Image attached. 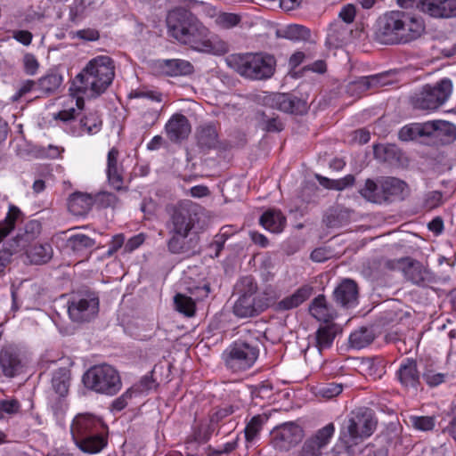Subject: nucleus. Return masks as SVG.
<instances>
[{"instance_id": "obj_1", "label": "nucleus", "mask_w": 456, "mask_h": 456, "mask_svg": "<svg viewBox=\"0 0 456 456\" xmlns=\"http://www.w3.org/2000/svg\"><path fill=\"white\" fill-rule=\"evenodd\" d=\"M166 22L168 36L194 51L215 55L229 51L228 44L217 36H210L209 29L187 8H173Z\"/></svg>"}, {"instance_id": "obj_2", "label": "nucleus", "mask_w": 456, "mask_h": 456, "mask_svg": "<svg viewBox=\"0 0 456 456\" xmlns=\"http://www.w3.org/2000/svg\"><path fill=\"white\" fill-rule=\"evenodd\" d=\"M424 30L421 18L403 11H390L377 20L374 37L383 45L406 44L419 37Z\"/></svg>"}, {"instance_id": "obj_3", "label": "nucleus", "mask_w": 456, "mask_h": 456, "mask_svg": "<svg viewBox=\"0 0 456 456\" xmlns=\"http://www.w3.org/2000/svg\"><path fill=\"white\" fill-rule=\"evenodd\" d=\"M112 59L106 55L92 59L72 81L69 88L77 94L95 98L104 93L115 77Z\"/></svg>"}, {"instance_id": "obj_4", "label": "nucleus", "mask_w": 456, "mask_h": 456, "mask_svg": "<svg viewBox=\"0 0 456 456\" xmlns=\"http://www.w3.org/2000/svg\"><path fill=\"white\" fill-rule=\"evenodd\" d=\"M227 65L250 80H266L275 72L276 60L268 53H234L226 58Z\"/></svg>"}, {"instance_id": "obj_5", "label": "nucleus", "mask_w": 456, "mask_h": 456, "mask_svg": "<svg viewBox=\"0 0 456 456\" xmlns=\"http://www.w3.org/2000/svg\"><path fill=\"white\" fill-rule=\"evenodd\" d=\"M377 419L374 411L366 407L350 412L344 421L339 433V440L349 449L370 437L376 429Z\"/></svg>"}, {"instance_id": "obj_6", "label": "nucleus", "mask_w": 456, "mask_h": 456, "mask_svg": "<svg viewBox=\"0 0 456 456\" xmlns=\"http://www.w3.org/2000/svg\"><path fill=\"white\" fill-rule=\"evenodd\" d=\"M239 297L232 306V313L239 318L255 317L270 305L269 299L258 291L253 277H242L236 285Z\"/></svg>"}, {"instance_id": "obj_7", "label": "nucleus", "mask_w": 456, "mask_h": 456, "mask_svg": "<svg viewBox=\"0 0 456 456\" xmlns=\"http://www.w3.org/2000/svg\"><path fill=\"white\" fill-rule=\"evenodd\" d=\"M83 383L88 389L108 395L117 394L122 386L118 370L106 363L89 368L83 375Z\"/></svg>"}, {"instance_id": "obj_8", "label": "nucleus", "mask_w": 456, "mask_h": 456, "mask_svg": "<svg viewBox=\"0 0 456 456\" xmlns=\"http://www.w3.org/2000/svg\"><path fill=\"white\" fill-rule=\"evenodd\" d=\"M259 342L256 338L238 339L223 353V359L228 369L242 371L249 369L259 354Z\"/></svg>"}, {"instance_id": "obj_9", "label": "nucleus", "mask_w": 456, "mask_h": 456, "mask_svg": "<svg viewBox=\"0 0 456 456\" xmlns=\"http://www.w3.org/2000/svg\"><path fill=\"white\" fill-rule=\"evenodd\" d=\"M167 212V232H190L194 231L196 224L200 221V207L191 200H183L168 206Z\"/></svg>"}, {"instance_id": "obj_10", "label": "nucleus", "mask_w": 456, "mask_h": 456, "mask_svg": "<svg viewBox=\"0 0 456 456\" xmlns=\"http://www.w3.org/2000/svg\"><path fill=\"white\" fill-rule=\"evenodd\" d=\"M452 92V83L449 78H443L436 85H426L412 100L415 109L433 110L442 106Z\"/></svg>"}, {"instance_id": "obj_11", "label": "nucleus", "mask_w": 456, "mask_h": 456, "mask_svg": "<svg viewBox=\"0 0 456 456\" xmlns=\"http://www.w3.org/2000/svg\"><path fill=\"white\" fill-rule=\"evenodd\" d=\"M271 445L279 452H289L304 438V429L296 422H284L276 426L270 433Z\"/></svg>"}, {"instance_id": "obj_12", "label": "nucleus", "mask_w": 456, "mask_h": 456, "mask_svg": "<svg viewBox=\"0 0 456 456\" xmlns=\"http://www.w3.org/2000/svg\"><path fill=\"white\" fill-rule=\"evenodd\" d=\"M98 312L99 298L94 294L74 296L68 302L69 316L75 322H88L97 316Z\"/></svg>"}, {"instance_id": "obj_13", "label": "nucleus", "mask_w": 456, "mask_h": 456, "mask_svg": "<svg viewBox=\"0 0 456 456\" xmlns=\"http://www.w3.org/2000/svg\"><path fill=\"white\" fill-rule=\"evenodd\" d=\"M167 232L169 239L167 241V247L171 254L191 256L200 253V236L197 232L184 231Z\"/></svg>"}, {"instance_id": "obj_14", "label": "nucleus", "mask_w": 456, "mask_h": 456, "mask_svg": "<svg viewBox=\"0 0 456 456\" xmlns=\"http://www.w3.org/2000/svg\"><path fill=\"white\" fill-rule=\"evenodd\" d=\"M335 432L333 423H329L318 429L304 442L297 456H321L322 450L330 444Z\"/></svg>"}, {"instance_id": "obj_15", "label": "nucleus", "mask_w": 456, "mask_h": 456, "mask_svg": "<svg viewBox=\"0 0 456 456\" xmlns=\"http://www.w3.org/2000/svg\"><path fill=\"white\" fill-rule=\"evenodd\" d=\"M398 265L405 279L417 286L426 287L435 281L432 273L417 260L401 258Z\"/></svg>"}, {"instance_id": "obj_16", "label": "nucleus", "mask_w": 456, "mask_h": 456, "mask_svg": "<svg viewBox=\"0 0 456 456\" xmlns=\"http://www.w3.org/2000/svg\"><path fill=\"white\" fill-rule=\"evenodd\" d=\"M265 101L266 103L273 109L295 115L305 114L308 109L305 101L295 96L292 94H273L269 95Z\"/></svg>"}, {"instance_id": "obj_17", "label": "nucleus", "mask_w": 456, "mask_h": 456, "mask_svg": "<svg viewBox=\"0 0 456 456\" xmlns=\"http://www.w3.org/2000/svg\"><path fill=\"white\" fill-rule=\"evenodd\" d=\"M76 446L84 453L96 454L101 452L108 444L107 427L102 423V429H95L74 441Z\"/></svg>"}, {"instance_id": "obj_18", "label": "nucleus", "mask_w": 456, "mask_h": 456, "mask_svg": "<svg viewBox=\"0 0 456 456\" xmlns=\"http://www.w3.org/2000/svg\"><path fill=\"white\" fill-rule=\"evenodd\" d=\"M102 420L90 413H78L71 421L70 434L73 442L95 429H102Z\"/></svg>"}, {"instance_id": "obj_19", "label": "nucleus", "mask_w": 456, "mask_h": 456, "mask_svg": "<svg viewBox=\"0 0 456 456\" xmlns=\"http://www.w3.org/2000/svg\"><path fill=\"white\" fill-rule=\"evenodd\" d=\"M420 12L436 19L456 17V0H421Z\"/></svg>"}, {"instance_id": "obj_20", "label": "nucleus", "mask_w": 456, "mask_h": 456, "mask_svg": "<svg viewBox=\"0 0 456 456\" xmlns=\"http://www.w3.org/2000/svg\"><path fill=\"white\" fill-rule=\"evenodd\" d=\"M358 286L350 279L343 280L333 291V300L341 307L352 308L358 303Z\"/></svg>"}, {"instance_id": "obj_21", "label": "nucleus", "mask_w": 456, "mask_h": 456, "mask_svg": "<svg viewBox=\"0 0 456 456\" xmlns=\"http://www.w3.org/2000/svg\"><path fill=\"white\" fill-rule=\"evenodd\" d=\"M165 130L170 141L177 142L188 137L191 125L184 115L176 113L167 121Z\"/></svg>"}, {"instance_id": "obj_22", "label": "nucleus", "mask_w": 456, "mask_h": 456, "mask_svg": "<svg viewBox=\"0 0 456 456\" xmlns=\"http://www.w3.org/2000/svg\"><path fill=\"white\" fill-rule=\"evenodd\" d=\"M428 137L439 140L442 143H450L456 139V126L445 120L428 121Z\"/></svg>"}, {"instance_id": "obj_23", "label": "nucleus", "mask_w": 456, "mask_h": 456, "mask_svg": "<svg viewBox=\"0 0 456 456\" xmlns=\"http://www.w3.org/2000/svg\"><path fill=\"white\" fill-rule=\"evenodd\" d=\"M0 368L7 378H13L22 371L23 363L13 348L6 347L0 351Z\"/></svg>"}, {"instance_id": "obj_24", "label": "nucleus", "mask_w": 456, "mask_h": 456, "mask_svg": "<svg viewBox=\"0 0 456 456\" xmlns=\"http://www.w3.org/2000/svg\"><path fill=\"white\" fill-rule=\"evenodd\" d=\"M118 151L111 148L107 156V177L109 183L113 189L119 191L123 188V167L118 163Z\"/></svg>"}, {"instance_id": "obj_25", "label": "nucleus", "mask_w": 456, "mask_h": 456, "mask_svg": "<svg viewBox=\"0 0 456 456\" xmlns=\"http://www.w3.org/2000/svg\"><path fill=\"white\" fill-rule=\"evenodd\" d=\"M342 332V328L334 322H327L315 332L314 344L319 354L331 346L336 336Z\"/></svg>"}, {"instance_id": "obj_26", "label": "nucleus", "mask_w": 456, "mask_h": 456, "mask_svg": "<svg viewBox=\"0 0 456 456\" xmlns=\"http://www.w3.org/2000/svg\"><path fill=\"white\" fill-rule=\"evenodd\" d=\"M407 189L405 182L395 177L381 178V193L385 197V203L395 200H403L404 191Z\"/></svg>"}, {"instance_id": "obj_27", "label": "nucleus", "mask_w": 456, "mask_h": 456, "mask_svg": "<svg viewBox=\"0 0 456 456\" xmlns=\"http://www.w3.org/2000/svg\"><path fill=\"white\" fill-rule=\"evenodd\" d=\"M197 145L202 151H208L215 148L218 142L216 127L212 123L200 126L196 131Z\"/></svg>"}, {"instance_id": "obj_28", "label": "nucleus", "mask_w": 456, "mask_h": 456, "mask_svg": "<svg viewBox=\"0 0 456 456\" xmlns=\"http://www.w3.org/2000/svg\"><path fill=\"white\" fill-rule=\"evenodd\" d=\"M400 383L405 387H417L419 383V373L417 370V362L412 359H406L397 370Z\"/></svg>"}, {"instance_id": "obj_29", "label": "nucleus", "mask_w": 456, "mask_h": 456, "mask_svg": "<svg viewBox=\"0 0 456 456\" xmlns=\"http://www.w3.org/2000/svg\"><path fill=\"white\" fill-rule=\"evenodd\" d=\"M309 312L313 317L326 323L336 316V311L327 304L324 295H319L312 301Z\"/></svg>"}, {"instance_id": "obj_30", "label": "nucleus", "mask_w": 456, "mask_h": 456, "mask_svg": "<svg viewBox=\"0 0 456 456\" xmlns=\"http://www.w3.org/2000/svg\"><path fill=\"white\" fill-rule=\"evenodd\" d=\"M93 206V198L84 192L76 191L68 200V208L75 216L86 215Z\"/></svg>"}, {"instance_id": "obj_31", "label": "nucleus", "mask_w": 456, "mask_h": 456, "mask_svg": "<svg viewBox=\"0 0 456 456\" xmlns=\"http://www.w3.org/2000/svg\"><path fill=\"white\" fill-rule=\"evenodd\" d=\"M161 68L170 77L187 76L194 71L190 61L181 59L164 60Z\"/></svg>"}, {"instance_id": "obj_32", "label": "nucleus", "mask_w": 456, "mask_h": 456, "mask_svg": "<svg viewBox=\"0 0 456 456\" xmlns=\"http://www.w3.org/2000/svg\"><path fill=\"white\" fill-rule=\"evenodd\" d=\"M350 211L343 207L337 206L329 208L323 217V223L330 228L340 227L350 222Z\"/></svg>"}, {"instance_id": "obj_33", "label": "nucleus", "mask_w": 456, "mask_h": 456, "mask_svg": "<svg viewBox=\"0 0 456 456\" xmlns=\"http://www.w3.org/2000/svg\"><path fill=\"white\" fill-rule=\"evenodd\" d=\"M359 193L362 198L371 203H385V197L381 193V178L377 182L367 179L364 185L359 189Z\"/></svg>"}, {"instance_id": "obj_34", "label": "nucleus", "mask_w": 456, "mask_h": 456, "mask_svg": "<svg viewBox=\"0 0 456 456\" xmlns=\"http://www.w3.org/2000/svg\"><path fill=\"white\" fill-rule=\"evenodd\" d=\"M312 288L301 287L297 289L292 295L281 299L277 307L279 310L287 311L297 307L304 303L311 295Z\"/></svg>"}, {"instance_id": "obj_35", "label": "nucleus", "mask_w": 456, "mask_h": 456, "mask_svg": "<svg viewBox=\"0 0 456 456\" xmlns=\"http://www.w3.org/2000/svg\"><path fill=\"white\" fill-rule=\"evenodd\" d=\"M373 153L377 159L389 164L398 163L402 157V151L395 144L375 145Z\"/></svg>"}, {"instance_id": "obj_36", "label": "nucleus", "mask_w": 456, "mask_h": 456, "mask_svg": "<svg viewBox=\"0 0 456 456\" xmlns=\"http://www.w3.org/2000/svg\"><path fill=\"white\" fill-rule=\"evenodd\" d=\"M259 222L261 225L272 232H280L283 230L286 218L281 211L268 210L261 216Z\"/></svg>"}, {"instance_id": "obj_37", "label": "nucleus", "mask_w": 456, "mask_h": 456, "mask_svg": "<svg viewBox=\"0 0 456 456\" xmlns=\"http://www.w3.org/2000/svg\"><path fill=\"white\" fill-rule=\"evenodd\" d=\"M70 383V371L66 368H61L54 371L52 378V387L54 392L64 397L68 395Z\"/></svg>"}, {"instance_id": "obj_38", "label": "nucleus", "mask_w": 456, "mask_h": 456, "mask_svg": "<svg viewBox=\"0 0 456 456\" xmlns=\"http://www.w3.org/2000/svg\"><path fill=\"white\" fill-rule=\"evenodd\" d=\"M27 256L32 264L43 265L52 258L53 248L49 243L36 244L27 251Z\"/></svg>"}, {"instance_id": "obj_39", "label": "nucleus", "mask_w": 456, "mask_h": 456, "mask_svg": "<svg viewBox=\"0 0 456 456\" xmlns=\"http://www.w3.org/2000/svg\"><path fill=\"white\" fill-rule=\"evenodd\" d=\"M102 125V120L98 112H89L80 118L77 135H81L83 133H86L88 134H97L101 130Z\"/></svg>"}, {"instance_id": "obj_40", "label": "nucleus", "mask_w": 456, "mask_h": 456, "mask_svg": "<svg viewBox=\"0 0 456 456\" xmlns=\"http://www.w3.org/2000/svg\"><path fill=\"white\" fill-rule=\"evenodd\" d=\"M277 37L292 41H307L311 37L310 29L298 24H291L285 28L277 30Z\"/></svg>"}, {"instance_id": "obj_41", "label": "nucleus", "mask_w": 456, "mask_h": 456, "mask_svg": "<svg viewBox=\"0 0 456 456\" xmlns=\"http://www.w3.org/2000/svg\"><path fill=\"white\" fill-rule=\"evenodd\" d=\"M375 338L372 329L361 327L351 333L349 337L350 346L356 349H362L370 345Z\"/></svg>"}, {"instance_id": "obj_42", "label": "nucleus", "mask_w": 456, "mask_h": 456, "mask_svg": "<svg viewBox=\"0 0 456 456\" xmlns=\"http://www.w3.org/2000/svg\"><path fill=\"white\" fill-rule=\"evenodd\" d=\"M428 122L413 123L402 127L398 136L402 141H411L419 137H428Z\"/></svg>"}, {"instance_id": "obj_43", "label": "nucleus", "mask_w": 456, "mask_h": 456, "mask_svg": "<svg viewBox=\"0 0 456 456\" xmlns=\"http://www.w3.org/2000/svg\"><path fill=\"white\" fill-rule=\"evenodd\" d=\"M41 232V224L37 220L28 221L24 227V233L14 239L13 248L24 247L25 243L34 240Z\"/></svg>"}, {"instance_id": "obj_44", "label": "nucleus", "mask_w": 456, "mask_h": 456, "mask_svg": "<svg viewBox=\"0 0 456 456\" xmlns=\"http://www.w3.org/2000/svg\"><path fill=\"white\" fill-rule=\"evenodd\" d=\"M94 245L95 240L84 233H74L68 238L66 242L67 248L75 253L92 248Z\"/></svg>"}, {"instance_id": "obj_45", "label": "nucleus", "mask_w": 456, "mask_h": 456, "mask_svg": "<svg viewBox=\"0 0 456 456\" xmlns=\"http://www.w3.org/2000/svg\"><path fill=\"white\" fill-rule=\"evenodd\" d=\"M20 214V210L17 207H10L4 220L0 221V242L14 229Z\"/></svg>"}, {"instance_id": "obj_46", "label": "nucleus", "mask_w": 456, "mask_h": 456, "mask_svg": "<svg viewBox=\"0 0 456 456\" xmlns=\"http://www.w3.org/2000/svg\"><path fill=\"white\" fill-rule=\"evenodd\" d=\"M316 178L323 187L337 191H342L348 186H352L355 181L353 175H347L345 177L337 180L330 179L320 175H317Z\"/></svg>"}, {"instance_id": "obj_47", "label": "nucleus", "mask_w": 456, "mask_h": 456, "mask_svg": "<svg viewBox=\"0 0 456 456\" xmlns=\"http://www.w3.org/2000/svg\"><path fill=\"white\" fill-rule=\"evenodd\" d=\"M406 423L416 430L427 432L435 428L436 417L410 415L408 416Z\"/></svg>"}, {"instance_id": "obj_48", "label": "nucleus", "mask_w": 456, "mask_h": 456, "mask_svg": "<svg viewBox=\"0 0 456 456\" xmlns=\"http://www.w3.org/2000/svg\"><path fill=\"white\" fill-rule=\"evenodd\" d=\"M174 304L175 309L187 317H191L195 314L196 305L194 301L183 294H176L174 297Z\"/></svg>"}, {"instance_id": "obj_49", "label": "nucleus", "mask_w": 456, "mask_h": 456, "mask_svg": "<svg viewBox=\"0 0 456 456\" xmlns=\"http://www.w3.org/2000/svg\"><path fill=\"white\" fill-rule=\"evenodd\" d=\"M265 420V417L256 415L248 422L244 429L245 439L248 443H252L257 437Z\"/></svg>"}, {"instance_id": "obj_50", "label": "nucleus", "mask_w": 456, "mask_h": 456, "mask_svg": "<svg viewBox=\"0 0 456 456\" xmlns=\"http://www.w3.org/2000/svg\"><path fill=\"white\" fill-rule=\"evenodd\" d=\"M62 83V77L56 72H50L38 80L42 91L49 94L56 91Z\"/></svg>"}, {"instance_id": "obj_51", "label": "nucleus", "mask_w": 456, "mask_h": 456, "mask_svg": "<svg viewBox=\"0 0 456 456\" xmlns=\"http://www.w3.org/2000/svg\"><path fill=\"white\" fill-rule=\"evenodd\" d=\"M20 403L17 399L0 400V419L4 418V415L12 416L20 411Z\"/></svg>"}, {"instance_id": "obj_52", "label": "nucleus", "mask_w": 456, "mask_h": 456, "mask_svg": "<svg viewBox=\"0 0 456 456\" xmlns=\"http://www.w3.org/2000/svg\"><path fill=\"white\" fill-rule=\"evenodd\" d=\"M342 384L329 383L319 387L317 394L321 397L329 400L338 396L342 392Z\"/></svg>"}, {"instance_id": "obj_53", "label": "nucleus", "mask_w": 456, "mask_h": 456, "mask_svg": "<svg viewBox=\"0 0 456 456\" xmlns=\"http://www.w3.org/2000/svg\"><path fill=\"white\" fill-rule=\"evenodd\" d=\"M240 21L239 15L230 12H223L216 19V23L223 28H231L235 27Z\"/></svg>"}, {"instance_id": "obj_54", "label": "nucleus", "mask_w": 456, "mask_h": 456, "mask_svg": "<svg viewBox=\"0 0 456 456\" xmlns=\"http://www.w3.org/2000/svg\"><path fill=\"white\" fill-rule=\"evenodd\" d=\"M443 203V192L440 191H432L425 194L424 207L427 209H433Z\"/></svg>"}, {"instance_id": "obj_55", "label": "nucleus", "mask_w": 456, "mask_h": 456, "mask_svg": "<svg viewBox=\"0 0 456 456\" xmlns=\"http://www.w3.org/2000/svg\"><path fill=\"white\" fill-rule=\"evenodd\" d=\"M347 93L352 96H358L369 90L366 85V77H361L347 85Z\"/></svg>"}, {"instance_id": "obj_56", "label": "nucleus", "mask_w": 456, "mask_h": 456, "mask_svg": "<svg viewBox=\"0 0 456 456\" xmlns=\"http://www.w3.org/2000/svg\"><path fill=\"white\" fill-rule=\"evenodd\" d=\"M387 73L366 76V85L369 87V90L377 89L388 85L389 81L387 80Z\"/></svg>"}, {"instance_id": "obj_57", "label": "nucleus", "mask_w": 456, "mask_h": 456, "mask_svg": "<svg viewBox=\"0 0 456 456\" xmlns=\"http://www.w3.org/2000/svg\"><path fill=\"white\" fill-rule=\"evenodd\" d=\"M263 129L266 132H281L283 130V124L279 120L278 117H267L264 115Z\"/></svg>"}, {"instance_id": "obj_58", "label": "nucleus", "mask_w": 456, "mask_h": 456, "mask_svg": "<svg viewBox=\"0 0 456 456\" xmlns=\"http://www.w3.org/2000/svg\"><path fill=\"white\" fill-rule=\"evenodd\" d=\"M16 251L12 245L10 248L0 249V276L4 275L7 265L11 263L12 256Z\"/></svg>"}, {"instance_id": "obj_59", "label": "nucleus", "mask_w": 456, "mask_h": 456, "mask_svg": "<svg viewBox=\"0 0 456 456\" xmlns=\"http://www.w3.org/2000/svg\"><path fill=\"white\" fill-rule=\"evenodd\" d=\"M24 70L28 75L33 76L37 73L39 63L32 53H26L23 57Z\"/></svg>"}, {"instance_id": "obj_60", "label": "nucleus", "mask_w": 456, "mask_h": 456, "mask_svg": "<svg viewBox=\"0 0 456 456\" xmlns=\"http://www.w3.org/2000/svg\"><path fill=\"white\" fill-rule=\"evenodd\" d=\"M273 386L269 382H263L253 387L251 393L254 397L262 399L268 398L272 395Z\"/></svg>"}, {"instance_id": "obj_61", "label": "nucleus", "mask_w": 456, "mask_h": 456, "mask_svg": "<svg viewBox=\"0 0 456 456\" xmlns=\"http://www.w3.org/2000/svg\"><path fill=\"white\" fill-rule=\"evenodd\" d=\"M424 380L430 387H436L444 381V374L435 372L432 370H427L422 375Z\"/></svg>"}, {"instance_id": "obj_62", "label": "nucleus", "mask_w": 456, "mask_h": 456, "mask_svg": "<svg viewBox=\"0 0 456 456\" xmlns=\"http://www.w3.org/2000/svg\"><path fill=\"white\" fill-rule=\"evenodd\" d=\"M134 391L132 388L127 389L119 397L116 398L112 403V410L119 411H122L133 396Z\"/></svg>"}, {"instance_id": "obj_63", "label": "nucleus", "mask_w": 456, "mask_h": 456, "mask_svg": "<svg viewBox=\"0 0 456 456\" xmlns=\"http://www.w3.org/2000/svg\"><path fill=\"white\" fill-rule=\"evenodd\" d=\"M338 17L347 24L352 23L355 17L354 5V4L345 5L339 12Z\"/></svg>"}, {"instance_id": "obj_64", "label": "nucleus", "mask_w": 456, "mask_h": 456, "mask_svg": "<svg viewBox=\"0 0 456 456\" xmlns=\"http://www.w3.org/2000/svg\"><path fill=\"white\" fill-rule=\"evenodd\" d=\"M78 112L75 108H69L68 110H62L54 115L55 119H59L64 123H69L76 118Z\"/></svg>"}]
</instances>
